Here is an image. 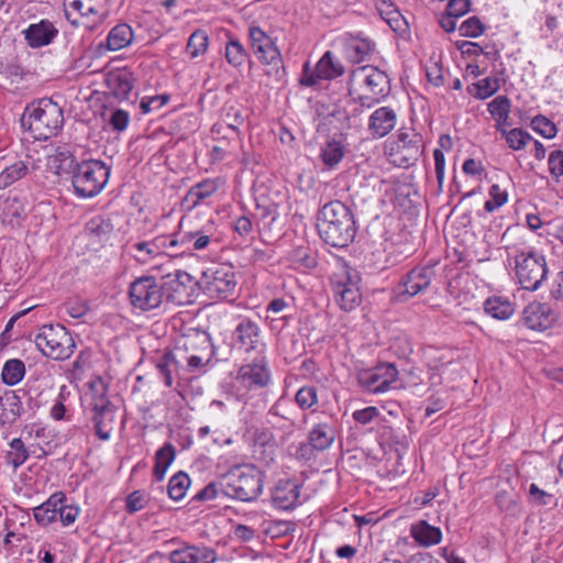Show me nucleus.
<instances>
[{
    "instance_id": "nucleus-23",
    "label": "nucleus",
    "mask_w": 563,
    "mask_h": 563,
    "mask_svg": "<svg viewBox=\"0 0 563 563\" xmlns=\"http://www.w3.org/2000/svg\"><path fill=\"white\" fill-rule=\"evenodd\" d=\"M236 342L246 352L255 351L264 353V343L261 341V330L256 322L251 319H242L235 328Z\"/></svg>"
},
{
    "instance_id": "nucleus-45",
    "label": "nucleus",
    "mask_w": 563,
    "mask_h": 563,
    "mask_svg": "<svg viewBox=\"0 0 563 563\" xmlns=\"http://www.w3.org/2000/svg\"><path fill=\"white\" fill-rule=\"evenodd\" d=\"M249 54L243 44L235 37H230L225 44V59L235 67H242L246 62Z\"/></svg>"
},
{
    "instance_id": "nucleus-17",
    "label": "nucleus",
    "mask_w": 563,
    "mask_h": 563,
    "mask_svg": "<svg viewBox=\"0 0 563 563\" xmlns=\"http://www.w3.org/2000/svg\"><path fill=\"white\" fill-rule=\"evenodd\" d=\"M521 320L530 330L545 331L556 322L558 313L547 302L532 301L523 308Z\"/></svg>"
},
{
    "instance_id": "nucleus-28",
    "label": "nucleus",
    "mask_w": 563,
    "mask_h": 563,
    "mask_svg": "<svg viewBox=\"0 0 563 563\" xmlns=\"http://www.w3.org/2000/svg\"><path fill=\"white\" fill-rule=\"evenodd\" d=\"M336 428L333 422L323 421L314 423L308 433V443L312 450H328L334 442Z\"/></svg>"
},
{
    "instance_id": "nucleus-21",
    "label": "nucleus",
    "mask_w": 563,
    "mask_h": 563,
    "mask_svg": "<svg viewBox=\"0 0 563 563\" xmlns=\"http://www.w3.org/2000/svg\"><path fill=\"white\" fill-rule=\"evenodd\" d=\"M178 244V239L161 235L151 242H143V265L150 261H155L151 268L162 271L165 264L169 263L166 251L169 246Z\"/></svg>"
},
{
    "instance_id": "nucleus-13",
    "label": "nucleus",
    "mask_w": 563,
    "mask_h": 563,
    "mask_svg": "<svg viewBox=\"0 0 563 563\" xmlns=\"http://www.w3.org/2000/svg\"><path fill=\"white\" fill-rule=\"evenodd\" d=\"M398 378V369L391 363H380L358 373L360 385L371 394H383L391 388Z\"/></svg>"
},
{
    "instance_id": "nucleus-8",
    "label": "nucleus",
    "mask_w": 563,
    "mask_h": 563,
    "mask_svg": "<svg viewBox=\"0 0 563 563\" xmlns=\"http://www.w3.org/2000/svg\"><path fill=\"white\" fill-rule=\"evenodd\" d=\"M198 288L210 299L225 300L232 297L236 288V276L232 266L213 264L198 278Z\"/></svg>"
},
{
    "instance_id": "nucleus-46",
    "label": "nucleus",
    "mask_w": 563,
    "mask_h": 563,
    "mask_svg": "<svg viewBox=\"0 0 563 563\" xmlns=\"http://www.w3.org/2000/svg\"><path fill=\"white\" fill-rule=\"evenodd\" d=\"M25 375V365L21 360L12 358L4 363L1 377L5 385L13 386L22 380Z\"/></svg>"
},
{
    "instance_id": "nucleus-15",
    "label": "nucleus",
    "mask_w": 563,
    "mask_h": 563,
    "mask_svg": "<svg viewBox=\"0 0 563 563\" xmlns=\"http://www.w3.org/2000/svg\"><path fill=\"white\" fill-rule=\"evenodd\" d=\"M271 380V371L264 353H258L252 362L242 365L236 375V382L247 390L264 388Z\"/></svg>"
},
{
    "instance_id": "nucleus-64",
    "label": "nucleus",
    "mask_w": 563,
    "mask_h": 563,
    "mask_svg": "<svg viewBox=\"0 0 563 563\" xmlns=\"http://www.w3.org/2000/svg\"><path fill=\"white\" fill-rule=\"evenodd\" d=\"M66 311L71 318L79 319L87 314L89 306L86 301L76 299L66 303Z\"/></svg>"
},
{
    "instance_id": "nucleus-4",
    "label": "nucleus",
    "mask_w": 563,
    "mask_h": 563,
    "mask_svg": "<svg viewBox=\"0 0 563 563\" xmlns=\"http://www.w3.org/2000/svg\"><path fill=\"white\" fill-rule=\"evenodd\" d=\"M515 276L522 289L538 290L548 278L545 256L532 247L515 250L512 254Z\"/></svg>"
},
{
    "instance_id": "nucleus-63",
    "label": "nucleus",
    "mask_w": 563,
    "mask_h": 563,
    "mask_svg": "<svg viewBox=\"0 0 563 563\" xmlns=\"http://www.w3.org/2000/svg\"><path fill=\"white\" fill-rule=\"evenodd\" d=\"M375 4L380 16L389 24L400 15L391 0H375Z\"/></svg>"
},
{
    "instance_id": "nucleus-9",
    "label": "nucleus",
    "mask_w": 563,
    "mask_h": 563,
    "mask_svg": "<svg viewBox=\"0 0 563 563\" xmlns=\"http://www.w3.org/2000/svg\"><path fill=\"white\" fill-rule=\"evenodd\" d=\"M358 273L346 265L338 267L331 277V288L335 302L344 311L355 309L362 300Z\"/></svg>"
},
{
    "instance_id": "nucleus-20",
    "label": "nucleus",
    "mask_w": 563,
    "mask_h": 563,
    "mask_svg": "<svg viewBox=\"0 0 563 563\" xmlns=\"http://www.w3.org/2000/svg\"><path fill=\"white\" fill-rule=\"evenodd\" d=\"M300 486L292 479H279L271 493L272 503L280 510L294 509L299 504Z\"/></svg>"
},
{
    "instance_id": "nucleus-14",
    "label": "nucleus",
    "mask_w": 563,
    "mask_h": 563,
    "mask_svg": "<svg viewBox=\"0 0 563 563\" xmlns=\"http://www.w3.org/2000/svg\"><path fill=\"white\" fill-rule=\"evenodd\" d=\"M344 71L341 62L336 60L330 51H327L314 68L311 69L308 63L303 65L300 84L306 87H313L320 80L335 79L342 76Z\"/></svg>"
},
{
    "instance_id": "nucleus-2",
    "label": "nucleus",
    "mask_w": 563,
    "mask_h": 563,
    "mask_svg": "<svg viewBox=\"0 0 563 563\" xmlns=\"http://www.w3.org/2000/svg\"><path fill=\"white\" fill-rule=\"evenodd\" d=\"M317 229L320 238L333 247L347 246L356 234L353 213L339 200L330 201L321 208Z\"/></svg>"
},
{
    "instance_id": "nucleus-24",
    "label": "nucleus",
    "mask_w": 563,
    "mask_h": 563,
    "mask_svg": "<svg viewBox=\"0 0 563 563\" xmlns=\"http://www.w3.org/2000/svg\"><path fill=\"white\" fill-rule=\"evenodd\" d=\"M24 38L29 46L38 48L49 45L58 34V30L48 20H41L32 23L23 31Z\"/></svg>"
},
{
    "instance_id": "nucleus-25",
    "label": "nucleus",
    "mask_w": 563,
    "mask_h": 563,
    "mask_svg": "<svg viewBox=\"0 0 563 563\" xmlns=\"http://www.w3.org/2000/svg\"><path fill=\"white\" fill-rule=\"evenodd\" d=\"M115 410L117 408L112 402L99 400L95 405L92 420L99 439L108 440L110 438L115 422Z\"/></svg>"
},
{
    "instance_id": "nucleus-54",
    "label": "nucleus",
    "mask_w": 563,
    "mask_h": 563,
    "mask_svg": "<svg viewBox=\"0 0 563 563\" xmlns=\"http://www.w3.org/2000/svg\"><path fill=\"white\" fill-rule=\"evenodd\" d=\"M489 199L485 202L484 209L487 212H493L496 209L503 207L508 201V192L505 189H501L499 185L494 184L490 186Z\"/></svg>"
},
{
    "instance_id": "nucleus-56",
    "label": "nucleus",
    "mask_w": 563,
    "mask_h": 563,
    "mask_svg": "<svg viewBox=\"0 0 563 563\" xmlns=\"http://www.w3.org/2000/svg\"><path fill=\"white\" fill-rule=\"evenodd\" d=\"M531 126L545 139H553L558 133L555 124L544 115H536L531 120Z\"/></svg>"
},
{
    "instance_id": "nucleus-52",
    "label": "nucleus",
    "mask_w": 563,
    "mask_h": 563,
    "mask_svg": "<svg viewBox=\"0 0 563 563\" xmlns=\"http://www.w3.org/2000/svg\"><path fill=\"white\" fill-rule=\"evenodd\" d=\"M289 257L296 268H312L317 265L316 257L306 246H297L290 252Z\"/></svg>"
},
{
    "instance_id": "nucleus-12",
    "label": "nucleus",
    "mask_w": 563,
    "mask_h": 563,
    "mask_svg": "<svg viewBox=\"0 0 563 563\" xmlns=\"http://www.w3.org/2000/svg\"><path fill=\"white\" fill-rule=\"evenodd\" d=\"M250 46L255 57L276 74L283 68L282 53L275 41L260 26L251 25L249 27Z\"/></svg>"
},
{
    "instance_id": "nucleus-33",
    "label": "nucleus",
    "mask_w": 563,
    "mask_h": 563,
    "mask_svg": "<svg viewBox=\"0 0 563 563\" xmlns=\"http://www.w3.org/2000/svg\"><path fill=\"white\" fill-rule=\"evenodd\" d=\"M170 288L174 291L175 300L179 303H187L195 296L196 288H198V279L186 272H179L176 278L170 282Z\"/></svg>"
},
{
    "instance_id": "nucleus-34",
    "label": "nucleus",
    "mask_w": 563,
    "mask_h": 563,
    "mask_svg": "<svg viewBox=\"0 0 563 563\" xmlns=\"http://www.w3.org/2000/svg\"><path fill=\"white\" fill-rule=\"evenodd\" d=\"M487 110L496 122V130L505 133V128L510 126V99L507 96H497L487 104Z\"/></svg>"
},
{
    "instance_id": "nucleus-40",
    "label": "nucleus",
    "mask_w": 563,
    "mask_h": 563,
    "mask_svg": "<svg viewBox=\"0 0 563 563\" xmlns=\"http://www.w3.org/2000/svg\"><path fill=\"white\" fill-rule=\"evenodd\" d=\"M483 308L485 313L497 320H507L515 312L514 305L501 296L487 298L483 303Z\"/></svg>"
},
{
    "instance_id": "nucleus-19",
    "label": "nucleus",
    "mask_w": 563,
    "mask_h": 563,
    "mask_svg": "<svg viewBox=\"0 0 563 563\" xmlns=\"http://www.w3.org/2000/svg\"><path fill=\"white\" fill-rule=\"evenodd\" d=\"M217 560V551L203 544H187L170 552L172 563H216Z\"/></svg>"
},
{
    "instance_id": "nucleus-26",
    "label": "nucleus",
    "mask_w": 563,
    "mask_h": 563,
    "mask_svg": "<svg viewBox=\"0 0 563 563\" xmlns=\"http://www.w3.org/2000/svg\"><path fill=\"white\" fill-rule=\"evenodd\" d=\"M375 49V43L367 37L346 34L344 36V56L354 64L362 63L369 57Z\"/></svg>"
},
{
    "instance_id": "nucleus-16",
    "label": "nucleus",
    "mask_w": 563,
    "mask_h": 563,
    "mask_svg": "<svg viewBox=\"0 0 563 563\" xmlns=\"http://www.w3.org/2000/svg\"><path fill=\"white\" fill-rule=\"evenodd\" d=\"M64 11L73 25H84L87 29L99 23L102 15L92 0H65Z\"/></svg>"
},
{
    "instance_id": "nucleus-30",
    "label": "nucleus",
    "mask_w": 563,
    "mask_h": 563,
    "mask_svg": "<svg viewBox=\"0 0 563 563\" xmlns=\"http://www.w3.org/2000/svg\"><path fill=\"white\" fill-rule=\"evenodd\" d=\"M27 205L18 197H9L0 205V219L3 223L11 227L21 225L26 218Z\"/></svg>"
},
{
    "instance_id": "nucleus-38",
    "label": "nucleus",
    "mask_w": 563,
    "mask_h": 563,
    "mask_svg": "<svg viewBox=\"0 0 563 563\" xmlns=\"http://www.w3.org/2000/svg\"><path fill=\"white\" fill-rule=\"evenodd\" d=\"M345 156L342 141L330 139L321 147L319 157L327 169L335 168Z\"/></svg>"
},
{
    "instance_id": "nucleus-11",
    "label": "nucleus",
    "mask_w": 563,
    "mask_h": 563,
    "mask_svg": "<svg viewBox=\"0 0 563 563\" xmlns=\"http://www.w3.org/2000/svg\"><path fill=\"white\" fill-rule=\"evenodd\" d=\"M435 277L433 264H421L407 272L396 286V294L400 301H407L422 292L431 285Z\"/></svg>"
},
{
    "instance_id": "nucleus-53",
    "label": "nucleus",
    "mask_w": 563,
    "mask_h": 563,
    "mask_svg": "<svg viewBox=\"0 0 563 563\" xmlns=\"http://www.w3.org/2000/svg\"><path fill=\"white\" fill-rule=\"evenodd\" d=\"M501 134L505 137L508 146L514 151L522 150L528 144V142L532 141V136L519 128L511 129L510 131L505 129V133Z\"/></svg>"
},
{
    "instance_id": "nucleus-41",
    "label": "nucleus",
    "mask_w": 563,
    "mask_h": 563,
    "mask_svg": "<svg viewBox=\"0 0 563 563\" xmlns=\"http://www.w3.org/2000/svg\"><path fill=\"white\" fill-rule=\"evenodd\" d=\"M175 459V449L172 444L166 443L155 454V465L153 468V475L157 482H161L169 465Z\"/></svg>"
},
{
    "instance_id": "nucleus-18",
    "label": "nucleus",
    "mask_w": 563,
    "mask_h": 563,
    "mask_svg": "<svg viewBox=\"0 0 563 563\" xmlns=\"http://www.w3.org/2000/svg\"><path fill=\"white\" fill-rule=\"evenodd\" d=\"M375 106L369 98L358 96L357 98H351L344 102L342 107H338L332 115L340 122L341 130H347L360 125V117L364 112V109L372 108Z\"/></svg>"
},
{
    "instance_id": "nucleus-60",
    "label": "nucleus",
    "mask_w": 563,
    "mask_h": 563,
    "mask_svg": "<svg viewBox=\"0 0 563 563\" xmlns=\"http://www.w3.org/2000/svg\"><path fill=\"white\" fill-rule=\"evenodd\" d=\"M80 509L77 505H68L66 501H62L60 506L58 508V517L63 526L67 527L73 525L78 516H79Z\"/></svg>"
},
{
    "instance_id": "nucleus-50",
    "label": "nucleus",
    "mask_w": 563,
    "mask_h": 563,
    "mask_svg": "<svg viewBox=\"0 0 563 563\" xmlns=\"http://www.w3.org/2000/svg\"><path fill=\"white\" fill-rule=\"evenodd\" d=\"M318 401V387L314 385L301 386L295 395V402L301 410L312 409Z\"/></svg>"
},
{
    "instance_id": "nucleus-48",
    "label": "nucleus",
    "mask_w": 563,
    "mask_h": 563,
    "mask_svg": "<svg viewBox=\"0 0 563 563\" xmlns=\"http://www.w3.org/2000/svg\"><path fill=\"white\" fill-rule=\"evenodd\" d=\"M69 397L70 391L67 389L66 386H62L51 408V418L57 421L63 419L67 420L69 418V416L67 415L70 407V404L68 402Z\"/></svg>"
},
{
    "instance_id": "nucleus-7",
    "label": "nucleus",
    "mask_w": 563,
    "mask_h": 563,
    "mask_svg": "<svg viewBox=\"0 0 563 563\" xmlns=\"http://www.w3.org/2000/svg\"><path fill=\"white\" fill-rule=\"evenodd\" d=\"M110 169L100 161H85L73 169L71 184L75 194L80 198L98 195L108 183Z\"/></svg>"
},
{
    "instance_id": "nucleus-5",
    "label": "nucleus",
    "mask_w": 563,
    "mask_h": 563,
    "mask_svg": "<svg viewBox=\"0 0 563 563\" xmlns=\"http://www.w3.org/2000/svg\"><path fill=\"white\" fill-rule=\"evenodd\" d=\"M34 343L44 356L55 361L69 358L76 349L71 334L60 324L42 325L35 334Z\"/></svg>"
},
{
    "instance_id": "nucleus-42",
    "label": "nucleus",
    "mask_w": 563,
    "mask_h": 563,
    "mask_svg": "<svg viewBox=\"0 0 563 563\" xmlns=\"http://www.w3.org/2000/svg\"><path fill=\"white\" fill-rule=\"evenodd\" d=\"M500 88L497 77H486L467 87L468 92L478 100H485L495 95Z\"/></svg>"
},
{
    "instance_id": "nucleus-58",
    "label": "nucleus",
    "mask_w": 563,
    "mask_h": 563,
    "mask_svg": "<svg viewBox=\"0 0 563 563\" xmlns=\"http://www.w3.org/2000/svg\"><path fill=\"white\" fill-rule=\"evenodd\" d=\"M548 165L551 176L559 183L563 177V151H552L548 158Z\"/></svg>"
},
{
    "instance_id": "nucleus-43",
    "label": "nucleus",
    "mask_w": 563,
    "mask_h": 563,
    "mask_svg": "<svg viewBox=\"0 0 563 563\" xmlns=\"http://www.w3.org/2000/svg\"><path fill=\"white\" fill-rule=\"evenodd\" d=\"M29 456V450L21 438H15L10 441L9 450L5 454V462L8 465H11L13 470H16L26 462Z\"/></svg>"
},
{
    "instance_id": "nucleus-57",
    "label": "nucleus",
    "mask_w": 563,
    "mask_h": 563,
    "mask_svg": "<svg viewBox=\"0 0 563 563\" xmlns=\"http://www.w3.org/2000/svg\"><path fill=\"white\" fill-rule=\"evenodd\" d=\"M459 31L461 36L475 38L485 32V25L477 16H471L461 23Z\"/></svg>"
},
{
    "instance_id": "nucleus-3",
    "label": "nucleus",
    "mask_w": 563,
    "mask_h": 563,
    "mask_svg": "<svg viewBox=\"0 0 563 563\" xmlns=\"http://www.w3.org/2000/svg\"><path fill=\"white\" fill-rule=\"evenodd\" d=\"M22 124L27 128L34 139L47 140L62 130L64 113L55 101L43 98L26 107Z\"/></svg>"
},
{
    "instance_id": "nucleus-22",
    "label": "nucleus",
    "mask_w": 563,
    "mask_h": 563,
    "mask_svg": "<svg viewBox=\"0 0 563 563\" xmlns=\"http://www.w3.org/2000/svg\"><path fill=\"white\" fill-rule=\"evenodd\" d=\"M397 124V113L388 106L374 110L367 123V131L374 139H382L388 135Z\"/></svg>"
},
{
    "instance_id": "nucleus-35",
    "label": "nucleus",
    "mask_w": 563,
    "mask_h": 563,
    "mask_svg": "<svg viewBox=\"0 0 563 563\" xmlns=\"http://www.w3.org/2000/svg\"><path fill=\"white\" fill-rule=\"evenodd\" d=\"M218 189V185L213 179H205L194 185L183 199L181 206L191 210L205 199L211 197Z\"/></svg>"
},
{
    "instance_id": "nucleus-32",
    "label": "nucleus",
    "mask_w": 563,
    "mask_h": 563,
    "mask_svg": "<svg viewBox=\"0 0 563 563\" xmlns=\"http://www.w3.org/2000/svg\"><path fill=\"white\" fill-rule=\"evenodd\" d=\"M133 38V32L128 24L115 25L108 34L107 41L99 43L97 53L103 54L107 51H119L128 46Z\"/></svg>"
},
{
    "instance_id": "nucleus-51",
    "label": "nucleus",
    "mask_w": 563,
    "mask_h": 563,
    "mask_svg": "<svg viewBox=\"0 0 563 563\" xmlns=\"http://www.w3.org/2000/svg\"><path fill=\"white\" fill-rule=\"evenodd\" d=\"M209 38L205 31L197 30L188 38L187 53L191 58L203 55L208 48Z\"/></svg>"
},
{
    "instance_id": "nucleus-62",
    "label": "nucleus",
    "mask_w": 563,
    "mask_h": 563,
    "mask_svg": "<svg viewBox=\"0 0 563 563\" xmlns=\"http://www.w3.org/2000/svg\"><path fill=\"white\" fill-rule=\"evenodd\" d=\"M168 100V93L143 96V114L161 109Z\"/></svg>"
},
{
    "instance_id": "nucleus-59",
    "label": "nucleus",
    "mask_w": 563,
    "mask_h": 563,
    "mask_svg": "<svg viewBox=\"0 0 563 563\" xmlns=\"http://www.w3.org/2000/svg\"><path fill=\"white\" fill-rule=\"evenodd\" d=\"M90 393H91V410H95V405L99 402V400H103L104 402H111L107 397V385L104 380L100 377H97L90 383Z\"/></svg>"
},
{
    "instance_id": "nucleus-49",
    "label": "nucleus",
    "mask_w": 563,
    "mask_h": 563,
    "mask_svg": "<svg viewBox=\"0 0 563 563\" xmlns=\"http://www.w3.org/2000/svg\"><path fill=\"white\" fill-rule=\"evenodd\" d=\"M212 241V234L208 233V230L202 229L198 231L185 232L178 243L190 244L196 251L205 250L209 246Z\"/></svg>"
},
{
    "instance_id": "nucleus-6",
    "label": "nucleus",
    "mask_w": 563,
    "mask_h": 563,
    "mask_svg": "<svg viewBox=\"0 0 563 563\" xmlns=\"http://www.w3.org/2000/svg\"><path fill=\"white\" fill-rule=\"evenodd\" d=\"M227 495L240 501L251 503L263 492V474L252 464L232 468L225 476Z\"/></svg>"
},
{
    "instance_id": "nucleus-36",
    "label": "nucleus",
    "mask_w": 563,
    "mask_h": 563,
    "mask_svg": "<svg viewBox=\"0 0 563 563\" xmlns=\"http://www.w3.org/2000/svg\"><path fill=\"white\" fill-rule=\"evenodd\" d=\"M33 167L34 165L29 158L18 159L5 165L0 170V189H5L24 178Z\"/></svg>"
},
{
    "instance_id": "nucleus-31",
    "label": "nucleus",
    "mask_w": 563,
    "mask_h": 563,
    "mask_svg": "<svg viewBox=\"0 0 563 563\" xmlns=\"http://www.w3.org/2000/svg\"><path fill=\"white\" fill-rule=\"evenodd\" d=\"M66 500V495L63 492L54 493L46 501L33 508L35 521L44 527L56 521L60 503Z\"/></svg>"
},
{
    "instance_id": "nucleus-37",
    "label": "nucleus",
    "mask_w": 563,
    "mask_h": 563,
    "mask_svg": "<svg viewBox=\"0 0 563 563\" xmlns=\"http://www.w3.org/2000/svg\"><path fill=\"white\" fill-rule=\"evenodd\" d=\"M410 534L417 543L424 548L439 544L442 540L440 528L429 525L426 520L411 525Z\"/></svg>"
},
{
    "instance_id": "nucleus-44",
    "label": "nucleus",
    "mask_w": 563,
    "mask_h": 563,
    "mask_svg": "<svg viewBox=\"0 0 563 563\" xmlns=\"http://www.w3.org/2000/svg\"><path fill=\"white\" fill-rule=\"evenodd\" d=\"M422 137L413 131H400L398 133V147L407 151L412 159H417L421 154Z\"/></svg>"
},
{
    "instance_id": "nucleus-1",
    "label": "nucleus",
    "mask_w": 563,
    "mask_h": 563,
    "mask_svg": "<svg viewBox=\"0 0 563 563\" xmlns=\"http://www.w3.org/2000/svg\"><path fill=\"white\" fill-rule=\"evenodd\" d=\"M214 355L210 336L206 332L196 331L186 335L174 352L157 353L152 362L158 371L165 386L173 385V373L186 363L190 372L208 365Z\"/></svg>"
},
{
    "instance_id": "nucleus-29",
    "label": "nucleus",
    "mask_w": 563,
    "mask_h": 563,
    "mask_svg": "<svg viewBox=\"0 0 563 563\" xmlns=\"http://www.w3.org/2000/svg\"><path fill=\"white\" fill-rule=\"evenodd\" d=\"M18 393L4 390L0 394V427L15 422L22 415V400Z\"/></svg>"
},
{
    "instance_id": "nucleus-39",
    "label": "nucleus",
    "mask_w": 563,
    "mask_h": 563,
    "mask_svg": "<svg viewBox=\"0 0 563 563\" xmlns=\"http://www.w3.org/2000/svg\"><path fill=\"white\" fill-rule=\"evenodd\" d=\"M112 230L113 227L110 220L97 216L87 222L85 232L92 244L102 245L110 239Z\"/></svg>"
},
{
    "instance_id": "nucleus-55",
    "label": "nucleus",
    "mask_w": 563,
    "mask_h": 563,
    "mask_svg": "<svg viewBox=\"0 0 563 563\" xmlns=\"http://www.w3.org/2000/svg\"><path fill=\"white\" fill-rule=\"evenodd\" d=\"M529 499L537 506L556 505V498L553 494L541 489L537 484L532 483L528 490Z\"/></svg>"
},
{
    "instance_id": "nucleus-61",
    "label": "nucleus",
    "mask_w": 563,
    "mask_h": 563,
    "mask_svg": "<svg viewBox=\"0 0 563 563\" xmlns=\"http://www.w3.org/2000/svg\"><path fill=\"white\" fill-rule=\"evenodd\" d=\"M352 417L357 423L366 426L376 420H379L382 415L376 407L369 406L360 410H355L352 413Z\"/></svg>"
},
{
    "instance_id": "nucleus-10",
    "label": "nucleus",
    "mask_w": 563,
    "mask_h": 563,
    "mask_svg": "<svg viewBox=\"0 0 563 563\" xmlns=\"http://www.w3.org/2000/svg\"><path fill=\"white\" fill-rule=\"evenodd\" d=\"M351 82L363 91L361 96L369 98L374 104L383 101L390 92V80L387 74L372 65L356 67L351 73Z\"/></svg>"
},
{
    "instance_id": "nucleus-47",
    "label": "nucleus",
    "mask_w": 563,
    "mask_h": 563,
    "mask_svg": "<svg viewBox=\"0 0 563 563\" xmlns=\"http://www.w3.org/2000/svg\"><path fill=\"white\" fill-rule=\"evenodd\" d=\"M190 486V478L184 472H178L169 479L167 493L170 499L179 501L183 499Z\"/></svg>"
},
{
    "instance_id": "nucleus-27",
    "label": "nucleus",
    "mask_w": 563,
    "mask_h": 563,
    "mask_svg": "<svg viewBox=\"0 0 563 563\" xmlns=\"http://www.w3.org/2000/svg\"><path fill=\"white\" fill-rule=\"evenodd\" d=\"M165 275H143V311L158 308L164 298Z\"/></svg>"
}]
</instances>
